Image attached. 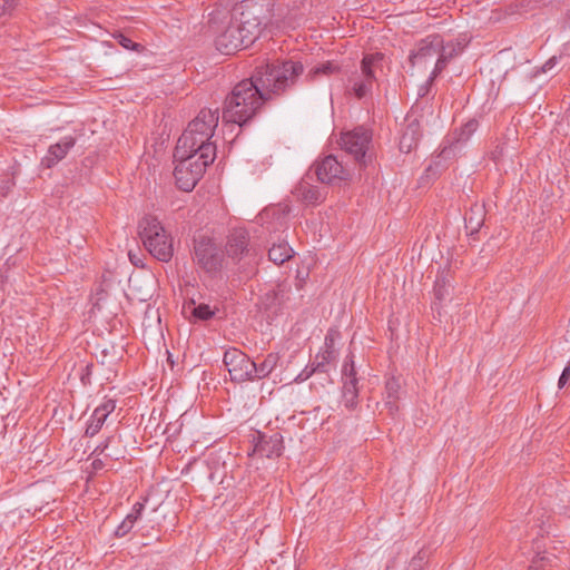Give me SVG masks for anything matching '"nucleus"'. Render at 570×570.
I'll return each mask as SVG.
<instances>
[{"mask_svg": "<svg viewBox=\"0 0 570 570\" xmlns=\"http://www.w3.org/2000/svg\"><path fill=\"white\" fill-rule=\"evenodd\" d=\"M302 72L303 65L293 60L256 67L252 77L238 82L226 97L224 127L229 131H240L242 126L256 115L264 101L293 86Z\"/></svg>", "mask_w": 570, "mask_h": 570, "instance_id": "obj_1", "label": "nucleus"}, {"mask_svg": "<svg viewBox=\"0 0 570 570\" xmlns=\"http://www.w3.org/2000/svg\"><path fill=\"white\" fill-rule=\"evenodd\" d=\"M234 9L232 14H214L209 20V29L214 36L216 49L224 55H232L253 43L259 35L261 22L250 12Z\"/></svg>", "mask_w": 570, "mask_h": 570, "instance_id": "obj_2", "label": "nucleus"}, {"mask_svg": "<svg viewBox=\"0 0 570 570\" xmlns=\"http://www.w3.org/2000/svg\"><path fill=\"white\" fill-rule=\"evenodd\" d=\"M340 156L327 155L313 163L309 171L316 179L325 185L341 186L350 181L353 176V169L350 161L360 166H366L372 155L368 154V145H345Z\"/></svg>", "mask_w": 570, "mask_h": 570, "instance_id": "obj_3", "label": "nucleus"}, {"mask_svg": "<svg viewBox=\"0 0 570 570\" xmlns=\"http://www.w3.org/2000/svg\"><path fill=\"white\" fill-rule=\"evenodd\" d=\"M460 51V43H445L442 36L430 35L411 50L409 62L413 69L424 70L434 61V68L428 78V82L431 83Z\"/></svg>", "mask_w": 570, "mask_h": 570, "instance_id": "obj_4", "label": "nucleus"}, {"mask_svg": "<svg viewBox=\"0 0 570 570\" xmlns=\"http://www.w3.org/2000/svg\"><path fill=\"white\" fill-rule=\"evenodd\" d=\"M225 253L236 265L240 279H250L257 273V253L249 244L246 228H234L227 236Z\"/></svg>", "mask_w": 570, "mask_h": 570, "instance_id": "obj_5", "label": "nucleus"}, {"mask_svg": "<svg viewBox=\"0 0 570 570\" xmlns=\"http://www.w3.org/2000/svg\"><path fill=\"white\" fill-rule=\"evenodd\" d=\"M138 233L149 254L159 262L168 263L174 255L173 237L154 216H145Z\"/></svg>", "mask_w": 570, "mask_h": 570, "instance_id": "obj_6", "label": "nucleus"}, {"mask_svg": "<svg viewBox=\"0 0 570 570\" xmlns=\"http://www.w3.org/2000/svg\"><path fill=\"white\" fill-rule=\"evenodd\" d=\"M384 56L383 53L365 55L361 61V68L350 77L351 92L362 99L372 94L376 81L377 71L382 70Z\"/></svg>", "mask_w": 570, "mask_h": 570, "instance_id": "obj_7", "label": "nucleus"}, {"mask_svg": "<svg viewBox=\"0 0 570 570\" xmlns=\"http://www.w3.org/2000/svg\"><path fill=\"white\" fill-rule=\"evenodd\" d=\"M193 259L206 273L216 274L223 267L224 252L212 238L200 236L194 239Z\"/></svg>", "mask_w": 570, "mask_h": 570, "instance_id": "obj_8", "label": "nucleus"}, {"mask_svg": "<svg viewBox=\"0 0 570 570\" xmlns=\"http://www.w3.org/2000/svg\"><path fill=\"white\" fill-rule=\"evenodd\" d=\"M217 125L218 116L216 112L209 109L202 110L188 124L177 142H210L209 140L214 137Z\"/></svg>", "mask_w": 570, "mask_h": 570, "instance_id": "obj_9", "label": "nucleus"}, {"mask_svg": "<svg viewBox=\"0 0 570 570\" xmlns=\"http://www.w3.org/2000/svg\"><path fill=\"white\" fill-rule=\"evenodd\" d=\"M224 366L227 368L232 382H253L255 361L236 347L225 351L223 357Z\"/></svg>", "mask_w": 570, "mask_h": 570, "instance_id": "obj_10", "label": "nucleus"}, {"mask_svg": "<svg viewBox=\"0 0 570 570\" xmlns=\"http://www.w3.org/2000/svg\"><path fill=\"white\" fill-rule=\"evenodd\" d=\"M336 357L335 338L332 332H328L324 340L323 350L316 355L315 362L311 364V370L306 367L298 377L302 380L308 379L313 373H327L328 365Z\"/></svg>", "mask_w": 570, "mask_h": 570, "instance_id": "obj_11", "label": "nucleus"}, {"mask_svg": "<svg viewBox=\"0 0 570 570\" xmlns=\"http://www.w3.org/2000/svg\"><path fill=\"white\" fill-rule=\"evenodd\" d=\"M314 175L308 170L293 189L294 197L305 205L321 204L326 194L322 188L312 184Z\"/></svg>", "mask_w": 570, "mask_h": 570, "instance_id": "obj_12", "label": "nucleus"}, {"mask_svg": "<svg viewBox=\"0 0 570 570\" xmlns=\"http://www.w3.org/2000/svg\"><path fill=\"white\" fill-rule=\"evenodd\" d=\"M200 151L198 158L189 157L188 159L180 160L177 165H185L187 173L194 176L197 173V180H199L206 167L209 166L216 156L217 145H199Z\"/></svg>", "mask_w": 570, "mask_h": 570, "instance_id": "obj_13", "label": "nucleus"}, {"mask_svg": "<svg viewBox=\"0 0 570 570\" xmlns=\"http://www.w3.org/2000/svg\"><path fill=\"white\" fill-rule=\"evenodd\" d=\"M284 440L279 432L258 433L255 452L268 459L279 458L284 452Z\"/></svg>", "mask_w": 570, "mask_h": 570, "instance_id": "obj_14", "label": "nucleus"}, {"mask_svg": "<svg viewBox=\"0 0 570 570\" xmlns=\"http://www.w3.org/2000/svg\"><path fill=\"white\" fill-rule=\"evenodd\" d=\"M291 292V284L287 282L278 283L274 288L266 292L262 297V305L266 311L269 309H278L283 306L288 299Z\"/></svg>", "mask_w": 570, "mask_h": 570, "instance_id": "obj_15", "label": "nucleus"}, {"mask_svg": "<svg viewBox=\"0 0 570 570\" xmlns=\"http://www.w3.org/2000/svg\"><path fill=\"white\" fill-rule=\"evenodd\" d=\"M455 145H445L442 150L435 155L432 163L426 167L428 178H436L446 167L448 160L455 156Z\"/></svg>", "mask_w": 570, "mask_h": 570, "instance_id": "obj_16", "label": "nucleus"}, {"mask_svg": "<svg viewBox=\"0 0 570 570\" xmlns=\"http://www.w3.org/2000/svg\"><path fill=\"white\" fill-rule=\"evenodd\" d=\"M279 355L277 353H268L262 362H255L253 371V382L267 377L277 366Z\"/></svg>", "mask_w": 570, "mask_h": 570, "instance_id": "obj_17", "label": "nucleus"}, {"mask_svg": "<svg viewBox=\"0 0 570 570\" xmlns=\"http://www.w3.org/2000/svg\"><path fill=\"white\" fill-rule=\"evenodd\" d=\"M373 130L367 126H357L341 134L342 142H372Z\"/></svg>", "mask_w": 570, "mask_h": 570, "instance_id": "obj_18", "label": "nucleus"}, {"mask_svg": "<svg viewBox=\"0 0 570 570\" xmlns=\"http://www.w3.org/2000/svg\"><path fill=\"white\" fill-rule=\"evenodd\" d=\"M186 169L187 167L185 165H176L174 176L176 179V185L180 190L191 191L198 183L197 173H195L193 176L187 173Z\"/></svg>", "mask_w": 570, "mask_h": 570, "instance_id": "obj_19", "label": "nucleus"}, {"mask_svg": "<svg viewBox=\"0 0 570 570\" xmlns=\"http://www.w3.org/2000/svg\"><path fill=\"white\" fill-rule=\"evenodd\" d=\"M293 255V248L285 240L278 244H273V246L268 249V259L275 265L284 264L285 262L289 261Z\"/></svg>", "mask_w": 570, "mask_h": 570, "instance_id": "obj_20", "label": "nucleus"}, {"mask_svg": "<svg viewBox=\"0 0 570 570\" xmlns=\"http://www.w3.org/2000/svg\"><path fill=\"white\" fill-rule=\"evenodd\" d=\"M343 404L350 410L354 411L358 404V383H353L352 380L343 382Z\"/></svg>", "mask_w": 570, "mask_h": 570, "instance_id": "obj_21", "label": "nucleus"}, {"mask_svg": "<svg viewBox=\"0 0 570 570\" xmlns=\"http://www.w3.org/2000/svg\"><path fill=\"white\" fill-rule=\"evenodd\" d=\"M71 145H50L47 155L42 158L41 165L51 168L59 160L65 158Z\"/></svg>", "mask_w": 570, "mask_h": 570, "instance_id": "obj_22", "label": "nucleus"}, {"mask_svg": "<svg viewBox=\"0 0 570 570\" xmlns=\"http://www.w3.org/2000/svg\"><path fill=\"white\" fill-rule=\"evenodd\" d=\"M484 219V212L481 207L471 208L469 213L465 214L464 222L465 228L470 230V235L476 234Z\"/></svg>", "mask_w": 570, "mask_h": 570, "instance_id": "obj_23", "label": "nucleus"}, {"mask_svg": "<svg viewBox=\"0 0 570 570\" xmlns=\"http://www.w3.org/2000/svg\"><path fill=\"white\" fill-rule=\"evenodd\" d=\"M406 127L403 132V141L417 142L422 138V128L419 120L412 116L405 118Z\"/></svg>", "mask_w": 570, "mask_h": 570, "instance_id": "obj_24", "label": "nucleus"}, {"mask_svg": "<svg viewBox=\"0 0 570 570\" xmlns=\"http://www.w3.org/2000/svg\"><path fill=\"white\" fill-rule=\"evenodd\" d=\"M200 151L199 145H175L174 161L178 164L180 160L189 157L198 158Z\"/></svg>", "mask_w": 570, "mask_h": 570, "instance_id": "obj_25", "label": "nucleus"}, {"mask_svg": "<svg viewBox=\"0 0 570 570\" xmlns=\"http://www.w3.org/2000/svg\"><path fill=\"white\" fill-rule=\"evenodd\" d=\"M336 71H338V66L331 62V61H326V62H323L318 66H315L313 67L308 73H307V77L312 80H315L320 77H323V76H330V75H333L335 73Z\"/></svg>", "mask_w": 570, "mask_h": 570, "instance_id": "obj_26", "label": "nucleus"}, {"mask_svg": "<svg viewBox=\"0 0 570 570\" xmlns=\"http://www.w3.org/2000/svg\"><path fill=\"white\" fill-rule=\"evenodd\" d=\"M106 420H107V417H105L101 414H97V412L94 411L88 423H87L85 436L92 438L96 434H98L99 431L101 430V428L104 426Z\"/></svg>", "mask_w": 570, "mask_h": 570, "instance_id": "obj_27", "label": "nucleus"}, {"mask_svg": "<svg viewBox=\"0 0 570 570\" xmlns=\"http://www.w3.org/2000/svg\"><path fill=\"white\" fill-rule=\"evenodd\" d=\"M478 127V121L475 119H470L459 129L454 142H468L476 131Z\"/></svg>", "mask_w": 570, "mask_h": 570, "instance_id": "obj_28", "label": "nucleus"}, {"mask_svg": "<svg viewBox=\"0 0 570 570\" xmlns=\"http://www.w3.org/2000/svg\"><path fill=\"white\" fill-rule=\"evenodd\" d=\"M348 380H352L353 383H358L354 364V356L352 354L346 356L342 366V382H347Z\"/></svg>", "mask_w": 570, "mask_h": 570, "instance_id": "obj_29", "label": "nucleus"}, {"mask_svg": "<svg viewBox=\"0 0 570 570\" xmlns=\"http://www.w3.org/2000/svg\"><path fill=\"white\" fill-rule=\"evenodd\" d=\"M401 382L395 376L387 379L385 383V396L387 399L400 400Z\"/></svg>", "mask_w": 570, "mask_h": 570, "instance_id": "obj_30", "label": "nucleus"}, {"mask_svg": "<svg viewBox=\"0 0 570 570\" xmlns=\"http://www.w3.org/2000/svg\"><path fill=\"white\" fill-rule=\"evenodd\" d=\"M193 315L200 321H208L215 313L209 305L202 303L194 307Z\"/></svg>", "mask_w": 570, "mask_h": 570, "instance_id": "obj_31", "label": "nucleus"}, {"mask_svg": "<svg viewBox=\"0 0 570 570\" xmlns=\"http://www.w3.org/2000/svg\"><path fill=\"white\" fill-rule=\"evenodd\" d=\"M451 289H452V287H448L444 284L434 283L433 293H434L436 301H439V303H441L444 299H446L448 297H450Z\"/></svg>", "mask_w": 570, "mask_h": 570, "instance_id": "obj_32", "label": "nucleus"}, {"mask_svg": "<svg viewBox=\"0 0 570 570\" xmlns=\"http://www.w3.org/2000/svg\"><path fill=\"white\" fill-rule=\"evenodd\" d=\"M116 409V401L112 399H108L105 402H102L100 405H98L95 411L97 414H101L105 417H108Z\"/></svg>", "mask_w": 570, "mask_h": 570, "instance_id": "obj_33", "label": "nucleus"}, {"mask_svg": "<svg viewBox=\"0 0 570 570\" xmlns=\"http://www.w3.org/2000/svg\"><path fill=\"white\" fill-rule=\"evenodd\" d=\"M144 509H145V503L144 502H136L132 505V509H131L130 513H128L125 519L126 520H130V523L132 525H135V523L141 518Z\"/></svg>", "mask_w": 570, "mask_h": 570, "instance_id": "obj_34", "label": "nucleus"}, {"mask_svg": "<svg viewBox=\"0 0 570 570\" xmlns=\"http://www.w3.org/2000/svg\"><path fill=\"white\" fill-rule=\"evenodd\" d=\"M118 43L127 49V50H137L139 45L134 42L130 38L124 36L122 33H117L114 36Z\"/></svg>", "mask_w": 570, "mask_h": 570, "instance_id": "obj_35", "label": "nucleus"}, {"mask_svg": "<svg viewBox=\"0 0 570 570\" xmlns=\"http://www.w3.org/2000/svg\"><path fill=\"white\" fill-rule=\"evenodd\" d=\"M94 364L88 363L81 367L80 371V381L83 386H88L91 384V374H92Z\"/></svg>", "mask_w": 570, "mask_h": 570, "instance_id": "obj_36", "label": "nucleus"}, {"mask_svg": "<svg viewBox=\"0 0 570 570\" xmlns=\"http://www.w3.org/2000/svg\"><path fill=\"white\" fill-rule=\"evenodd\" d=\"M134 525L130 523V520L124 519L122 522L116 528L115 537L122 538L128 534Z\"/></svg>", "mask_w": 570, "mask_h": 570, "instance_id": "obj_37", "label": "nucleus"}, {"mask_svg": "<svg viewBox=\"0 0 570 570\" xmlns=\"http://www.w3.org/2000/svg\"><path fill=\"white\" fill-rule=\"evenodd\" d=\"M114 440H115L114 435L108 436L102 443H100L99 445H97L95 448L92 455H100V454L106 455V452L109 451V448L111 446V443L114 442Z\"/></svg>", "mask_w": 570, "mask_h": 570, "instance_id": "obj_38", "label": "nucleus"}, {"mask_svg": "<svg viewBox=\"0 0 570 570\" xmlns=\"http://www.w3.org/2000/svg\"><path fill=\"white\" fill-rule=\"evenodd\" d=\"M399 400L384 397V406L390 416L394 417L399 412Z\"/></svg>", "mask_w": 570, "mask_h": 570, "instance_id": "obj_39", "label": "nucleus"}, {"mask_svg": "<svg viewBox=\"0 0 570 570\" xmlns=\"http://www.w3.org/2000/svg\"><path fill=\"white\" fill-rule=\"evenodd\" d=\"M434 283L444 284L445 286L453 288L451 284L450 271H442L440 274H438Z\"/></svg>", "mask_w": 570, "mask_h": 570, "instance_id": "obj_40", "label": "nucleus"}, {"mask_svg": "<svg viewBox=\"0 0 570 570\" xmlns=\"http://www.w3.org/2000/svg\"><path fill=\"white\" fill-rule=\"evenodd\" d=\"M16 6V0H0V16L10 12Z\"/></svg>", "mask_w": 570, "mask_h": 570, "instance_id": "obj_41", "label": "nucleus"}, {"mask_svg": "<svg viewBox=\"0 0 570 570\" xmlns=\"http://www.w3.org/2000/svg\"><path fill=\"white\" fill-rule=\"evenodd\" d=\"M570 379V365L566 366L559 377L558 386L559 389H562L567 385L568 381Z\"/></svg>", "mask_w": 570, "mask_h": 570, "instance_id": "obj_42", "label": "nucleus"}, {"mask_svg": "<svg viewBox=\"0 0 570 570\" xmlns=\"http://www.w3.org/2000/svg\"><path fill=\"white\" fill-rule=\"evenodd\" d=\"M13 183L10 179L2 180L0 183V195L2 197H6L8 193L10 191Z\"/></svg>", "mask_w": 570, "mask_h": 570, "instance_id": "obj_43", "label": "nucleus"}, {"mask_svg": "<svg viewBox=\"0 0 570 570\" xmlns=\"http://www.w3.org/2000/svg\"><path fill=\"white\" fill-rule=\"evenodd\" d=\"M557 63H558V58L556 56L551 57L542 66V71L543 72L550 71L551 69H553L556 67Z\"/></svg>", "mask_w": 570, "mask_h": 570, "instance_id": "obj_44", "label": "nucleus"}, {"mask_svg": "<svg viewBox=\"0 0 570 570\" xmlns=\"http://www.w3.org/2000/svg\"><path fill=\"white\" fill-rule=\"evenodd\" d=\"M514 132H517V130L514 128H509L507 131V135H505V139L508 141L518 140L519 137L517 135H514Z\"/></svg>", "mask_w": 570, "mask_h": 570, "instance_id": "obj_45", "label": "nucleus"}, {"mask_svg": "<svg viewBox=\"0 0 570 570\" xmlns=\"http://www.w3.org/2000/svg\"><path fill=\"white\" fill-rule=\"evenodd\" d=\"M106 456L111 460H118L121 455L118 451L111 450L109 448V451L106 452Z\"/></svg>", "mask_w": 570, "mask_h": 570, "instance_id": "obj_46", "label": "nucleus"}, {"mask_svg": "<svg viewBox=\"0 0 570 570\" xmlns=\"http://www.w3.org/2000/svg\"><path fill=\"white\" fill-rule=\"evenodd\" d=\"M129 259L135 266H142L140 258H138L135 254L129 252Z\"/></svg>", "mask_w": 570, "mask_h": 570, "instance_id": "obj_47", "label": "nucleus"}, {"mask_svg": "<svg viewBox=\"0 0 570 570\" xmlns=\"http://www.w3.org/2000/svg\"><path fill=\"white\" fill-rule=\"evenodd\" d=\"M92 468L95 470H99V469H102L104 468V462L100 460V459H95L92 461Z\"/></svg>", "mask_w": 570, "mask_h": 570, "instance_id": "obj_48", "label": "nucleus"}, {"mask_svg": "<svg viewBox=\"0 0 570 570\" xmlns=\"http://www.w3.org/2000/svg\"><path fill=\"white\" fill-rule=\"evenodd\" d=\"M412 145H400V151L401 153H405V154H409L411 153L412 150Z\"/></svg>", "mask_w": 570, "mask_h": 570, "instance_id": "obj_49", "label": "nucleus"}, {"mask_svg": "<svg viewBox=\"0 0 570 570\" xmlns=\"http://www.w3.org/2000/svg\"><path fill=\"white\" fill-rule=\"evenodd\" d=\"M422 559H423V557L413 558V564H415L416 560L421 561Z\"/></svg>", "mask_w": 570, "mask_h": 570, "instance_id": "obj_50", "label": "nucleus"}, {"mask_svg": "<svg viewBox=\"0 0 570 570\" xmlns=\"http://www.w3.org/2000/svg\"><path fill=\"white\" fill-rule=\"evenodd\" d=\"M234 141H235V138H232V139H229V140H226V139H225V142L233 144Z\"/></svg>", "mask_w": 570, "mask_h": 570, "instance_id": "obj_51", "label": "nucleus"}, {"mask_svg": "<svg viewBox=\"0 0 570 570\" xmlns=\"http://www.w3.org/2000/svg\"><path fill=\"white\" fill-rule=\"evenodd\" d=\"M497 153H498L497 150L493 153V159L497 158Z\"/></svg>", "mask_w": 570, "mask_h": 570, "instance_id": "obj_52", "label": "nucleus"}]
</instances>
